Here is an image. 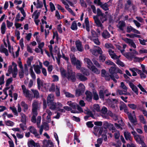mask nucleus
I'll list each match as a JSON object with an SVG mask.
<instances>
[{"label":"nucleus","instance_id":"bb28decb","mask_svg":"<svg viewBox=\"0 0 147 147\" xmlns=\"http://www.w3.org/2000/svg\"><path fill=\"white\" fill-rule=\"evenodd\" d=\"M94 73L98 74L100 73V71L98 70L93 65L91 67L89 68Z\"/></svg>","mask_w":147,"mask_h":147},{"label":"nucleus","instance_id":"de8ad7c7","mask_svg":"<svg viewBox=\"0 0 147 147\" xmlns=\"http://www.w3.org/2000/svg\"><path fill=\"white\" fill-rule=\"evenodd\" d=\"M67 104L69 106L71 107L73 109H75L76 107V103L72 102L71 101H68L67 103Z\"/></svg>","mask_w":147,"mask_h":147},{"label":"nucleus","instance_id":"09e8293b","mask_svg":"<svg viewBox=\"0 0 147 147\" xmlns=\"http://www.w3.org/2000/svg\"><path fill=\"white\" fill-rule=\"evenodd\" d=\"M129 70L132 72V76H136L137 75V73L136 72V71H137V68L135 67L130 68Z\"/></svg>","mask_w":147,"mask_h":147},{"label":"nucleus","instance_id":"e2e57ef3","mask_svg":"<svg viewBox=\"0 0 147 147\" xmlns=\"http://www.w3.org/2000/svg\"><path fill=\"white\" fill-rule=\"evenodd\" d=\"M28 129L33 134L37 131L36 129L34 127L32 126L29 127H28Z\"/></svg>","mask_w":147,"mask_h":147},{"label":"nucleus","instance_id":"473e14b6","mask_svg":"<svg viewBox=\"0 0 147 147\" xmlns=\"http://www.w3.org/2000/svg\"><path fill=\"white\" fill-rule=\"evenodd\" d=\"M21 105L24 108L23 110L24 112H26L28 109V105L26 104L24 101H22L21 103Z\"/></svg>","mask_w":147,"mask_h":147},{"label":"nucleus","instance_id":"a18cd8bd","mask_svg":"<svg viewBox=\"0 0 147 147\" xmlns=\"http://www.w3.org/2000/svg\"><path fill=\"white\" fill-rule=\"evenodd\" d=\"M36 143L32 140L29 141L28 142V145L29 147H33V146L35 147Z\"/></svg>","mask_w":147,"mask_h":147},{"label":"nucleus","instance_id":"dca6fc26","mask_svg":"<svg viewBox=\"0 0 147 147\" xmlns=\"http://www.w3.org/2000/svg\"><path fill=\"white\" fill-rule=\"evenodd\" d=\"M77 78L81 81H85L87 80V78L80 73H78L76 74Z\"/></svg>","mask_w":147,"mask_h":147},{"label":"nucleus","instance_id":"c756f323","mask_svg":"<svg viewBox=\"0 0 147 147\" xmlns=\"http://www.w3.org/2000/svg\"><path fill=\"white\" fill-rule=\"evenodd\" d=\"M110 77H111V79L113 80L114 82L115 83L117 82V81L115 78L118 79L119 78L118 76L116 73H115L111 75H110Z\"/></svg>","mask_w":147,"mask_h":147},{"label":"nucleus","instance_id":"c9c22d12","mask_svg":"<svg viewBox=\"0 0 147 147\" xmlns=\"http://www.w3.org/2000/svg\"><path fill=\"white\" fill-rule=\"evenodd\" d=\"M122 39L126 43L128 44L129 45H130L131 43L133 42L132 40L128 38H122Z\"/></svg>","mask_w":147,"mask_h":147},{"label":"nucleus","instance_id":"2f4dec72","mask_svg":"<svg viewBox=\"0 0 147 147\" xmlns=\"http://www.w3.org/2000/svg\"><path fill=\"white\" fill-rule=\"evenodd\" d=\"M85 24L86 26V29L87 31H90V25L88 18H86L85 20Z\"/></svg>","mask_w":147,"mask_h":147},{"label":"nucleus","instance_id":"774afa93","mask_svg":"<svg viewBox=\"0 0 147 147\" xmlns=\"http://www.w3.org/2000/svg\"><path fill=\"white\" fill-rule=\"evenodd\" d=\"M106 64L109 65H111L113 66H116L115 64L110 60H107L105 62Z\"/></svg>","mask_w":147,"mask_h":147},{"label":"nucleus","instance_id":"49530a36","mask_svg":"<svg viewBox=\"0 0 147 147\" xmlns=\"http://www.w3.org/2000/svg\"><path fill=\"white\" fill-rule=\"evenodd\" d=\"M134 138L136 142L139 144L141 143L142 141H143V140H141L140 136L139 135H137L135 136V137H134Z\"/></svg>","mask_w":147,"mask_h":147},{"label":"nucleus","instance_id":"9b49d317","mask_svg":"<svg viewBox=\"0 0 147 147\" xmlns=\"http://www.w3.org/2000/svg\"><path fill=\"white\" fill-rule=\"evenodd\" d=\"M12 65L13 66V71L11 72L12 74V76L13 78H15L18 73V69L16 64L14 62H12Z\"/></svg>","mask_w":147,"mask_h":147},{"label":"nucleus","instance_id":"0e129e2a","mask_svg":"<svg viewBox=\"0 0 147 147\" xmlns=\"http://www.w3.org/2000/svg\"><path fill=\"white\" fill-rule=\"evenodd\" d=\"M94 109L97 112L100 111V107L98 104H95L94 105Z\"/></svg>","mask_w":147,"mask_h":147},{"label":"nucleus","instance_id":"79ce46f5","mask_svg":"<svg viewBox=\"0 0 147 147\" xmlns=\"http://www.w3.org/2000/svg\"><path fill=\"white\" fill-rule=\"evenodd\" d=\"M81 72L83 73V74L86 76H88L89 75V73L88 71L84 67H80V69Z\"/></svg>","mask_w":147,"mask_h":147},{"label":"nucleus","instance_id":"37998d69","mask_svg":"<svg viewBox=\"0 0 147 147\" xmlns=\"http://www.w3.org/2000/svg\"><path fill=\"white\" fill-rule=\"evenodd\" d=\"M37 81L38 88L40 90L41 86L43 85V82L39 78L37 79Z\"/></svg>","mask_w":147,"mask_h":147},{"label":"nucleus","instance_id":"6e6d98bb","mask_svg":"<svg viewBox=\"0 0 147 147\" xmlns=\"http://www.w3.org/2000/svg\"><path fill=\"white\" fill-rule=\"evenodd\" d=\"M120 87L123 89L124 92H126L127 89V87L124 84L123 82H122L121 83Z\"/></svg>","mask_w":147,"mask_h":147},{"label":"nucleus","instance_id":"20e7f679","mask_svg":"<svg viewBox=\"0 0 147 147\" xmlns=\"http://www.w3.org/2000/svg\"><path fill=\"white\" fill-rule=\"evenodd\" d=\"M22 88L23 91V94L28 99L31 101L33 98V96L30 93V91L26 89V86L24 85L22 86Z\"/></svg>","mask_w":147,"mask_h":147},{"label":"nucleus","instance_id":"423d86ee","mask_svg":"<svg viewBox=\"0 0 147 147\" xmlns=\"http://www.w3.org/2000/svg\"><path fill=\"white\" fill-rule=\"evenodd\" d=\"M121 48V47H119L118 49L119 50H120L122 54L128 60L130 61H131L134 57V55H132V53L130 52L124 53V50L120 49V48Z\"/></svg>","mask_w":147,"mask_h":147},{"label":"nucleus","instance_id":"a19ab883","mask_svg":"<svg viewBox=\"0 0 147 147\" xmlns=\"http://www.w3.org/2000/svg\"><path fill=\"white\" fill-rule=\"evenodd\" d=\"M40 14L39 12H38L37 10L35 11L33 13L32 15V17H34V19H37Z\"/></svg>","mask_w":147,"mask_h":147},{"label":"nucleus","instance_id":"f257e3e1","mask_svg":"<svg viewBox=\"0 0 147 147\" xmlns=\"http://www.w3.org/2000/svg\"><path fill=\"white\" fill-rule=\"evenodd\" d=\"M104 13H102L101 10L99 8L97 9V16H94L93 17V18L94 22L96 25L100 28L101 29L103 28V26L100 20L98 18V16H100L103 15Z\"/></svg>","mask_w":147,"mask_h":147},{"label":"nucleus","instance_id":"a878e982","mask_svg":"<svg viewBox=\"0 0 147 147\" xmlns=\"http://www.w3.org/2000/svg\"><path fill=\"white\" fill-rule=\"evenodd\" d=\"M34 68V70L35 72L38 74H39L41 73V71L40 70V69L41 68L40 67L39 65H33Z\"/></svg>","mask_w":147,"mask_h":147},{"label":"nucleus","instance_id":"4d7b16f0","mask_svg":"<svg viewBox=\"0 0 147 147\" xmlns=\"http://www.w3.org/2000/svg\"><path fill=\"white\" fill-rule=\"evenodd\" d=\"M13 79L10 78L7 79L6 81L5 86L6 87L8 86L12 82Z\"/></svg>","mask_w":147,"mask_h":147},{"label":"nucleus","instance_id":"3c124183","mask_svg":"<svg viewBox=\"0 0 147 147\" xmlns=\"http://www.w3.org/2000/svg\"><path fill=\"white\" fill-rule=\"evenodd\" d=\"M10 109L12 110L15 115L18 116V113L16 109L14 107H11Z\"/></svg>","mask_w":147,"mask_h":147},{"label":"nucleus","instance_id":"4be33fe9","mask_svg":"<svg viewBox=\"0 0 147 147\" xmlns=\"http://www.w3.org/2000/svg\"><path fill=\"white\" fill-rule=\"evenodd\" d=\"M47 103L53 102L54 100V96L53 94H51L48 95L47 98Z\"/></svg>","mask_w":147,"mask_h":147},{"label":"nucleus","instance_id":"8fccbe9b","mask_svg":"<svg viewBox=\"0 0 147 147\" xmlns=\"http://www.w3.org/2000/svg\"><path fill=\"white\" fill-rule=\"evenodd\" d=\"M71 28L73 30H76L77 29V26L76 21H74L73 22L71 27Z\"/></svg>","mask_w":147,"mask_h":147},{"label":"nucleus","instance_id":"393cba45","mask_svg":"<svg viewBox=\"0 0 147 147\" xmlns=\"http://www.w3.org/2000/svg\"><path fill=\"white\" fill-rule=\"evenodd\" d=\"M129 86L132 89V90L134 91L137 94H138V89L136 86H135L132 83H130Z\"/></svg>","mask_w":147,"mask_h":147},{"label":"nucleus","instance_id":"f03ea898","mask_svg":"<svg viewBox=\"0 0 147 147\" xmlns=\"http://www.w3.org/2000/svg\"><path fill=\"white\" fill-rule=\"evenodd\" d=\"M70 58L71 63L76 66V68L78 69H80L81 66L80 61L76 59L75 55L72 54L70 55Z\"/></svg>","mask_w":147,"mask_h":147},{"label":"nucleus","instance_id":"338daca9","mask_svg":"<svg viewBox=\"0 0 147 147\" xmlns=\"http://www.w3.org/2000/svg\"><path fill=\"white\" fill-rule=\"evenodd\" d=\"M100 98L102 99V100H104V92L102 90H100L99 91V93Z\"/></svg>","mask_w":147,"mask_h":147},{"label":"nucleus","instance_id":"e433bc0d","mask_svg":"<svg viewBox=\"0 0 147 147\" xmlns=\"http://www.w3.org/2000/svg\"><path fill=\"white\" fill-rule=\"evenodd\" d=\"M116 66H113L109 69V71L111 75L114 74L116 72Z\"/></svg>","mask_w":147,"mask_h":147},{"label":"nucleus","instance_id":"4c0bfd02","mask_svg":"<svg viewBox=\"0 0 147 147\" xmlns=\"http://www.w3.org/2000/svg\"><path fill=\"white\" fill-rule=\"evenodd\" d=\"M107 15H105L104 14L102 16H100V20L101 22L103 23L104 22L106 21L107 20Z\"/></svg>","mask_w":147,"mask_h":147},{"label":"nucleus","instance_id":"0eeeda50","mask_svg":"<svg viewBox=\"0 0 147 147\" xmlns=\"http://www.w3.org/2000/svg\"><path fill=\"white\" fill-rule=\"evenodd\" d=\"M66 78L69 80L74 82L76 80L75 73L74 72H68Z\"/></svg>","mask_w":147,"mask_h":147},{"label":"nucleus","instance_id":"58836bf2","mask_svg":"<svg viewBox=\"0 0 147 147\" xmlns=\"http://www.w3.org/2000/svg\"><path fill=\"white\" fill-rule=\"evenodd\" d=\"M6 29V24L5 22H3L1 27V33L3 34L5 33Z\"/></svg>","mask_w":147,"mask_h":147},{"label":"nucleus","instance_id":"c03bdc74","mask_svg":"<svg viewBox=\"0 0 147 147\" xmlns=\"http://www.w3.org/2000/svg\"><path fill=\"white\" fill-rule=\"evenodd\" d=\"M30 74L31 77L34 80H35L36 79V75L35 74L33 71V68L32 67H31L30 69Z\"/></svg>","mask_w":147,"mask_h":147},{"label":"nucleus","instance_id":"a211bd4d","mask_svg":"<svg viewBox=\"0 0 147 147\" xmlns=\"http://www.w3.org/2000/svg\"><path fill=\"white\" fill-rule=\"evenodd\" d=\"M43 145L42 147H47L50 144L51 146L53 145V143L50 140H45L43 141Z\"/></svg>","mask_w":147,"mask_h":147},{"label":"nucleus","instance_id":"72a5a7b5","mask_svg":"<svg viewBox=\"0 0 147 147\" xmlns=\"http://www.w3.org/2000/svg\"><path fill=\"white\" fill-rule=\"evenodd\" d=\"M100 7L104 10L107 11L109 9V5L107 3H105L103 4H101L100 5Z\"/></svg>","mask_w":147,"mask_h":147},{"label":"nucleus","instance_id":"1a4fd4ad","mask_svg":"<svg viewBox=\"0 0 147 147\" xmlns=\"http://www.w3.org/2000/svg\"><path fill=\"white\" fill-rule=\"evenodd\" d=\"M43 129L45 130H49V127L47 123H43L40 126L39 129V133L40 135H41L42 134Z\"/></svg>","mask_w":147,"mask_h":147},{"label":"nucleus","instance_id":"f8f14e48","mask_svg":"<svg viewBox=\"0 0 147 147\" xmlns=\"http://www.w3.org/2000/svg\"><path fill=\"white\" fill-rule=\"evenodd\" d=\"M62 2L65 5V8L72 15L74 16H75V14L74 13L72 10L69 7V6L67 3L66 2L64 1V0H61Z\"/></svg>","mask_w":147,"mask_h":147},{"label":"nucleus","instance_id":"603ef678","mask_svg":"<svg viewBox=\"0 0 147 147\" xmlns=\"http://www.w3.org/2000/svg\"><path fill=\"white\" fill-rule=\"evenodd\" d=\"M99 56V60L100 61L103 62L105 61L106 58V56L104 55L100 54Z\"/></svg>","mask_w":147,"mask_h":147},{"label":"nucleus","instance_id":"c85d7f7f","mask_svg":"<svg viewBox=\"0 0 147 147\" xmlns=\"http://www.w3.org/2000/svg\"><path fill=\"white\" fill-rule=\"evenodd\" d=\"M31 91L34 94V97L36 98H38L39 97V93L37 90L32 89Z\"/></svg>","mask_w":147,"mask_h":147},{"label":"nucleus","instance_id":"cd10ccee","mask_svg":"<svg viewBox=\"0 0 147 147\" xmlns=\"http://www.w3.org/2000/svg\"><path fill=\"white\" fill-rule=\"evenodd\" d=\"M102 36L105 38H107L110 37L109 33L107 30H105L102 33Z\"/></svg>","mask_w":147,"mask_h":147},{"label":"nucleus","instance_id":"bf43d9fd","mask_svg":"<svg viewBox=\"0 0 147 147\" xmlns=\"http://www.w3.org/2000/svg\"><path fill=\"white\" fill-rule=\"evenodd\" d=\"M5 124L8 126H13L14 125V123L10 121H5Z\"/></svg>","mask_w":147,"mask_h":147},{"label":"nucleus","instance_id":"ea45409f","mask_svg":"<svg viewBox=\"0 0 147 147\" xmlns=\"http://www.w3.org/2000/svg\"><path fill=\"white\" fill-rule=\"evenodd\" d=\"M112 133L114 132V137L116 139H118L120 136V133L119 131L117 130H114V131H112Z\"/></svg>","mask_w":147,"mask_h":147},{"label":"nucleus","instance_id":"2eb2a0df","mask_svg":"<svg viewBox=\"0 0 147 147\" xmlns=\"http://www.w3.org/2000/svg\"><path fill=\"white\" fill-rule=\"evenodd\" d=\"M46 113H45L43 115V117H45L46 116L47 113V114L48 115L46 117V119L48 120V121L49 122L50 121L51 116L52 115V113L50 110L47 109L46 110Z\"/></svg>","mask_w":147,"mask_h":147},{"label":"nucleus","instance_id":"13d9d810","mask_svg":"<svg viewBox=\"0 0 147 147\" xmlns=\"http://www.w3.org/2000/svg\"><path fill=\"white\" fill-rule=\"evenodd\" d=\"M105 47L107 49H110V48L114 49V47L110 43H107L105 45Z\"/></svg>","mask_w":147,"mask_h":147},{"label":"nucleus","instance_id":"5701e85b","mask_svg":"<svg viewBox=\"0 0 147 147\" xmlns=\"http://www.w3.org/2000/svg\"><path fill=\"white\" fill-rule=\"evenodd\" d=\"M134 117H133L131 114H129L128 116V117L129 118V119L130 120V121L134 124L136 123L137 122V121L136 120V117L135 115H134Z\"/></svg>","mask_w":147,"mask_h":147},{"label":"nucleus","instance_id":"680f3d73","mask_svg":"<svg viewBox=\"0 0 147 147\" xmlns=\"http://www.w3.org/2000/svg\"><path fill=\"white\" fill-rule=\"evenodd\" d=\"M37 3L36 5V8L37 9L41 8L43 7V5L42 2H40L39 0L38 1H37Z\"/></svg>","mask_w":147,"mask_h":147},{"label":"nucleus","instance_id":"39448f33","mask_svg":"<svg viewBox=\"0 0 147 147\" xmlns=\"http://www.w3.org/2000/svg\"><path fill=\"white\" fill-rule=\"evenodd\" d=\"M90 51L93 55L95 56H98L99 54H102L103 53L101 48L97 46H94V49H90Z\"/></svg>","mask_w":147,"mask_h":147},{"label":"nucleus","instance_id":"412c9836","mask_svg":"<svg viewBox=\"0 0 147 147\" xmlns=\"http://www.w3.org/2000/svg\"><path fill=\"white\" fill-rule=\"evenodd\" d=\"M47 104L50 109L53 110L56 109V103L53 102L48 103Z\"/></svg>","mask_w":147,"mask_h":147},{"label":"nucleus","instance_id":"b1692460","mask_svg":"<svg viewBox=\"0 0 147 147\" xmlns=\"http://www.w3.org/2000/svg\"><path fill=\"white\" fill-rule=\"evenodd\" d=\"M21 116L20 121L23 123H25L26 122L27 116L23 113H20Z\"/></svg>","mask_w":147,"mask_h":147},{"label":"nucleus","instance_id":"6ab92c4d","mask_svg":"<svg viewBox=\"0 0 147 147\" xmlns=\"http://www.w3.org/2000/svg\"><path fill=\"white\" fill-rule=\"evenodd\" d=\"M86 95V100L88 101H90L92 99V93L88 91H87L85 92Z\"/></svg>","mask_w":147,"mask_h":147},{"label":"nucleus","instance_id":"864d4df0","mask_svg":"<svg viewBox=\"0 0 147 147\" xmlns=\"http://www.w3.org/2000/svg\"><path fill=\"white\" fill-rule=\"evenodd\" d=\"M117 60H116V63L119 65H120V66L123 67L125 66L124 63L121 61L119 59V58L118 59H116Z\"/></svg>","mask_w":147,"mask_h":147},{"label":"nucleus","instance_id":"f704fd0d","mask_svg":"<svg viewBox=\"0 0 147 147\" xmlns=\"http://www.w3.org/2000/svg\"><path fill=\"white\" fill-rule=\"evenodd\" d=\"M60 71L62 76L63 78H66L67 76V73L66 71L63 68H61L60 69Z\"/></svg>","mask_w":147,"mask_h":147},{"label":"nucleus","instance_id":"aec40b11","mask_svg":"<svg viewBox=\"0 0 147 147\" xmlns=\"http://www.w3.org/2000/svg\"><path fill=\"white\" fill-rule=\"evenodd\" d=\"M84 62L87 64L88 67L89 68L93 66V65L92 62L91 61L90 59L87 58H85L84 59Z\"/></svg>","mask_w":147,"mask_h":147},{"label":"nucleus","instance_id":"052dcab7","mask_svg":"<svg viewBox=\"0 0 147 147\" xmlns=\"http://www.w3.org/2000/svg\"><path fill=\"white\" fill-rule=\"evenodd\" d=\"M92 61L94 63V64L96 65V67H100V65L98 63V62L94 58H93L92 59Z\"/></svg>","mask_w":147,"mask_h":147},{"label":"nucleus","instance_id":"f3484780","mask_svg":"<svg viewBox=\"0 0 147 147\" xmlns=\"http://www.w3.org/2000/svg\"><path fill=\"white\" fill-rule=\"evenodd\" d=\"M124 135L125 138L126 140H129L131 141L132 138L130 132L127 131H125L124 132Z\"/></svg>","mask_w":147,"mask_h":147},{"label":"nucleus","instance_id":"7ed1b4c3","mask_svg":"<svg viewBox=\"0 0 147 147\" xmlns=\"http://www.w3.org/2000/svg\"><path fill=\"white\" fill-rule=\"evenodd\" d=\"M32 113L34 115H37L38 110H39L40 107V104L38 101L34 100L32 104Z\"/></svg>","mask_w":147,"mask_h":147},{"label":"nucleus","instance_id":"7c9ffc66","mask_svg":"<svg viewBox=\"0 0 147 147\" xmlns=\"http://www.w3.org/2000/svg\"><path fill=\"white\" fill-rule=\"evenodd\" d=\"M0 51L5 53V55L7 56L9 54L6 48H5L2 45H1L0 47Z\"/></svg>","mask_w":147,"mask_h":147},{"label":"nucleus","instance_id":"ddd939ff","mask_svg":"<svg viewBox=\"0 0 147 147\" xmlns=\"http://www.w3.org/2000/svg\"><path fill=\"white\" fill-rule=\"evenodd\" d=\"M108 52L111 58L114 59H119L120 57V56H117L114 53V51H112L111 49H109Z\"/></svg>","mask_w":147,"mask_h":147},{"label":"nucleus","instance_id":"6e6552de","mask_svg":"<svg viewBox=\"0 0 147 147\" xmlns=\"http://www.w3.org/2000/svg\"><path fill=\"white\" fill-rule=\"evenodd\" d=\"M125 26V22L123 21H119L117 25V27L119 29V30L121 31H123L124 28Z\"/></svg>","mask_w":147,"mask_h":147},{"label":"nucleus","instance_id":"69168bd1","mask_svg":"<svg viewBox=\"0 0 147 147\" xmlns=\"http://www.w3.org/2000/svg\"><path fill=\"white\" fill-rule=\"evenodd\" d=\"M41 120V117L40 116H38L37 117L36 123L38 127L40 128V125Z\"/></svg>","mask_w":147,"mask_h":147},{"label":"nucleus","instance_id":"9d476101","mask_svg":"<svg viewBox=\"0 0 147 147\" xmlns=\"http://www.w3.org/2000/svg\"><path fill=\"white\" fill-rule=\"evenodd\" d=\"M76 47L78 50L80 52H82L84 50V49L82 45V42L79 40L75 42Z\"/></svg>","mask_w":147,"mask_h":147},{"label":"nucleus","instance_id":"5fc2aeb1","mask_svg":"<svg viewBox=\"0 0 147 147\" xmlns=\"http://www.w3.org/2000/svg\"><path fill=\"white\" fill-rule=\"evenodd\" d=\"M139 119L140 120L141 122L144 124H146V120L144 119V116L142 115H140L139 116Z\"/></svg>","mask_w":147,"mask_h":147},{"label":"nucleus","instance_id":"4468645a","mask_svg":"<svg viewBox=\"0 0 147 147\" xmlns=\"http://www.w3.org/2000/svg\"><path fill=\"white\" fill-rule=\"evenodd\" d=\"M127 32L129 33L131 31H132L133 32L137 34H140V32L138 30L134 28L131 26H128L127 27Z\"/></svg>","mask_w":147,"mask_h":147}]
</instances>
